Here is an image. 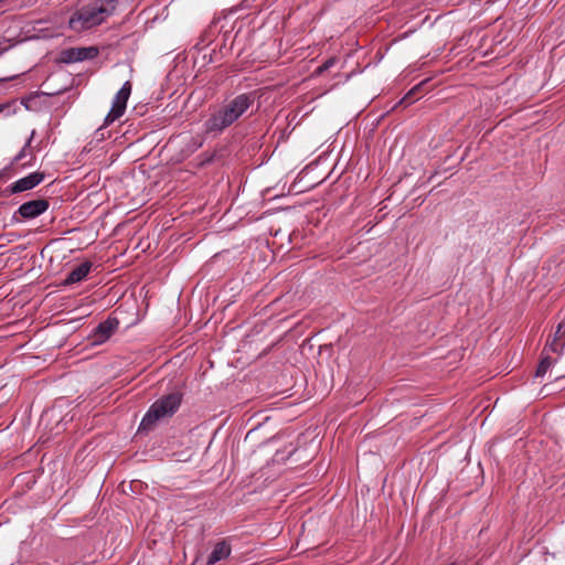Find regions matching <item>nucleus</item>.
Segmentation results:
<instances>
[{
  "mask_svg": "<svg viewBox=\"0 0 565 565\" xmlns=\"http://www.w3.org/2000/svg\"><path fill=\"white\" fill-rule=\"evenodd\" d=\"M250 94H241L215 109L204 122L206 134L218 135L233 125L253 105Z\"/></svg>",
  "mask_w": 565,
  "mask_h": 565,
  "instance_id": "1",
  "label": "nucleus"
},
{
  "mask_svg": "<svg viewBox=\"0 0 565 565\" xmlns=\"http://www.w3.org/2000/svg\"><path fill=\"white\" fill-rule=\"evenodd\" d=\"M182 399L183 395L180 392H173L158 398L142 417L138 430L150 431L158 422L172 417L180 408Z\"/></svg>",
  "mask_w": 565,
  "mask_h": 565,
  "instance_id": "2",
  "label": "nucleus"
},
{
  "mask_svg": "<svg viewBox=\"0 0 565 565\" xmlns=\"http://www.w3.org/2000/svg\"><path fill=\"white\" fill-rule=\"evenodd\" d=\"M105 20L94 10L92 4L77 10L68 21V26L75 32H82L102 24Z\"/></svg>",
  "mask_w": 565,
  "mask_h": 565,
  "instance_id": "3",
  "label": "nucleus"
},
{
  "mask_svg": "<svg viewBox=\"0 0 565 565\" xmlns=\"http://www.w3.org/2000/svg\"><path fill=\"white\" fill-rule=\"evenodd\" d=\"M130 94H131V83L126 82V83H124L121 88L117 92V94L113 100L111 108H110L109 113L106 115L105 120H104L105 126L110 125L111 122H114L115 120H117L125 114L127 102L129 99Z\"/></svg>",
  "mask_w": 565,
  "mask_h": 565,
  "instance_id": "4",
  "label": "nucleus"
},
{
  "mask_svg": "<svg viewBox=\"0 0 565 565\" xmlns=\"http://www.w3.org/2000/svg\"><path fill=\"white\" fill-rule=\"evenodd\" d=\"M98 55V49L95 46L87 47H71L62 51L61 61L63 63H76L86 60H92Z\"/></svg>",
  "mask_w": 565,
  "mask_h": 565,
  "instance_id": "5",
  "label": "nucleus"
},
{
  "mask_svg": "<svg viewBox=\"0 0 565 565\" xmlns=\"http://www.w3.org/2000/svg\"><path fill=\"white\" fill-rule=\"evenodd\" d=\"M50 206V202L46 199H36L24 202L17 211L22 218L31 220L43 214Z\"/></svg>",
  "mask_w": 565,
  "mask_h": 565,
  "instance_id": "6",
  "label": "nucleus"
},
{
  "mask_svg": "<svg viewBox=\"0 0 565 565\" xmlns=\"http://www.w3.org/2000/svg\"><path fill=\"white\" fill-rule=\"evenodd\" d=\"M119 321L116 318L108 317L100 322L94 330L93 344H100L107 341L111 334L118 329Z\"/></svg>",
  "mask_w": 565,
  "mask_h": 565,
  "instance_id": "7",
  "label": "nucleus"
},
{
  "mask_svg": "<svg viewBox=\"0 0 565 565\" xmlns=\"http://www.w3.org/2000/svg\"><path fill=\"white\" fill-rule=\"evenodd\" d=\"M44 180V173L43 172H32L29 175L21 178L13 182L10 185V192L11 193H20L28 190L34 189L36 185H39Z\"/></svg>",
  "mask_w": 565,
  "mask_h": 565,
  "instance_id": "8",
  "label": "nucleus"
},
{
  "mask_svg": "<svg viewBox=\"0 0 565 565\" xmlns=\"http://www.w3.org/2000/svg\"><path fill=\"white\" fill-rule=\"evenodd\" d=\"M93 268V263L85 260L75 268H73L63 281V286H70L83 281Z\"/></svg>",
  "mask_w": 565,
  "mask_h": 565,
  "instance_id": "9",
  "label": "nucleus"
},
{
  "mask_svg": "<svg viewBox=\"0 0 565 565\" xmlns=\"http://www.w3.org/2000/svg\"><path fill=\"white\" fill-rule=\"evenodd\" d=\"M231 545L225 540L217 542L209 555L206 565H214L222 559H226L231 555Z\"/></svg>",
  "mask_w": 565,
  "mask_h": 565,
  "instance_id": "10",
  "label": "nucleus"
},
{
  "mask_svg": "<svg viewBox=\"0 0 565 565\" xmlns=\"http://www.w3.org/2000/svg\"><path fill=\"white\" fill-rule=\"evenodd\" d=\"M94 10L106 20L108 17H110L118 4V0H95L93 3H90Z\"/></svg>",
  "mask_w": 565,
  "mask_h": 565,
  "instance_id": "11",
  "label": "nucleus"
},
{
  "mask_svg": "<svg viewBox=\"0 0 565 565\" xmlns=\"http://www.w3.org/2000/svg\"><path fill=\"white\" fill-rule=\"evenodd\" d=\"M34 136H35V130H32L31 131V135L29 137V139L26 140V142L24 143V146L22 147V149L18 152V154L12 159L11 161V166L22 161L25 157L30 156V160L28 162H24L22 163V167H29V166H32L33 163V160H34V156L32 154L30 148H31V143H32V140L34 139Z\"/></svg>",
  "mask_w": 565,
  "mask_h": 565,
  "instance_id": "12",
  "label": "nucleus"
},
{
  "mask_svg": "<svg viewBox=\"0 0 565 565\" xmlns=\"http://www.w3.org/2000/svg\"><path fill=\"white\" fill-rule=\"evenodd\" d=\"M557 362V359L552 358L550 353H544L542 351V358L541 361L536 367L535 376L540 377L543 376L547 370L553 366Z\"/></svg>",
  "mask_w": 565,
  "mask_h": 565,
  "instance_id": "13",
  "label": "nucleus"
},
{
  "mask_svg": "<svg viewBox=\"0 0 565 565\" xmlns=\"http://www.w3.org/2000/svg\"><path fill=\"white\" fill-rule=\"evenodd\" d=\"M428 81L425 79L420 82L419 84L415 85L412 89L408 90V93L404 96V98L401 100V103H406V105L412 104L415 99H417L418 93L422 90V88L426 85Z\"/></svg>",
  "mask_w": 565,
  "mask_h": 565,
  "instance_id": "14",
  "label": "nucleus"
},
{
  "mask_svg": "<svg viewBox=\"0 0 565 565\" xmlns=\"http://www.w3.org/2000/svg\"><path fill=\"white\" fill-rule=\"evenodd\" d=\"M564 347H565V341H558L553 338L552 341L546 342L543 351H544V353L553 352V353L559 354L563 351Z\"/></svg>",
  "mask_w": 565,
  "mask_h": 565,
  "instance_id": "15",
  "label": "nucleus"
},
{
  "mask_svg": "<svg viewBox=\"0 0 565 565\" xmlns=\"http://www.w3.org/2000/svg\"><path fill=\"white\" fill-rule=\"evenodd\" d=\"M337 60L334 57L328 58L326 62H323L316 71L317 74H322L323 72L328 71L330 67H332L335 64Z\"/></svg>",
  "mask_w": 565,
  "mask_h": 565,
  "instance_id": "16",
  "label": "nucleus"
},
{
  "mask_svg": "<svg viewBox=\"0 0 565 565\" xmlns=\"http://www.w3.org/2000/svg\"><path fill=\"white\" fill-rule=\"evenodd\" d=\"M553 338L558 341H565V319L557 326Z\"/></svg>",
  "mask_w": 565,
  "mask_h": 565,
  "instance_id": "17",
  "label": "nucleus"
},
{
  "mask_svg": "<svg viewBox=\"0 0 565 565\" xmlns=\"http://www.w3.org/2000/svg\"><path fill=\"white\" fill-rule=\"evenodd\" d=\"M10 107L9 103L0 104V113H2L6 108Z\"/></svg>",
  "mask_w": 565,
  "mask_h": 565,
  "instance_id": "18",
  "label": "nucleus"
},
{
  "mask_svg": "<svg viewBox=\"0 0 565 565\" xmlns=\"http://www.w3.org/2000/svg\"><path fill=\"white\" fill-rule=\"evenodd\" d=\"M17 76L0 78V83L15 78Z\"/></svg>",
  "mask_w": 565,
  "mask_h": 565,
  "instance_id": "19",
  "label": "nucleus"
},
{
  "mask_svg": "<svg viewBox=\"0 0 565 565\" xmlns=\"http://www.w3.org/2000/svg\"><path fill=\"white\" fill-rule=\"evenodd\" d=\"M563 376H564V375H556V376H555V380H558V379H561V377H563Z\"/></svg>",
  "mask_w": 565,
  "mask_h": 565,
  "instance_id": "20",
  "label": "nucleus"
},
{
  "mask_svg": "<svg viewBox=\"0 0 565 565\" xmlns=\"http://www.w3.org/2000/svg\"><path fill=\"white\" fill-rule=\"evenodd\" d=\"M3 0H0V3L2 2Z\"/></svg>",
  "mask_w": 565,
  "mask_h": 565,
  "instance_id": "21",
  "label": "nucleus"
}]
</instances>
